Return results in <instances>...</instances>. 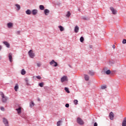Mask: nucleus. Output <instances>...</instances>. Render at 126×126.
<instances>
[{
    "label": "nucleus",
    "instance_id": "f257e3e1",
    "mask_svg": "<svg viewBox=\"0 0 126 126\" xmlns=\"http://www.w3.org/2000/svg\"><path fill=\"white\" fill-rule=\"evenodd\" d=\"M29 56L32 59H33L34 57H35V54L33 53V50H31L29 51Z\"/></svg>",
    "mask_w": 126,
    "mask_h": 126
},
{
    "label": "nucleus",
    "instance_id": "f03ea898",
    "mask_svg": "<svg viewBox=\"0 0 126 126\" xmlns=\"http://www.w3.org/2000/svg\"><path fill=\"white\" fill-rule=\"evenodd\" d=\"M1 96L2 97V101L3 103H6V101H7V97L4 96V94H0Z\"/></svg>",
    "mask_w": 126,
    "mask_h": 126
},
{
    "label": "nucleus",
    "instance_id": "7ed1b4c3",
    "mask_svg": "<svg viewBox=\"0 0 126 126\" xmlns=\"http://www.w3.org/2000/svg\"><path fill=\"white\" fill-rule=\"evenodd\" d=\"M77 123H78L79 125H81V126H82V125H84V122H83V120L80 118H77Z\"/></svg>",
    "mask_w": 126,
    "mask_h": 126
},
{
    "label": "nucleus",
    "instance_id": "20e7f679",
    "mask_svg": "<svg viewBox=\"0 0 126 126\" xmlns=\"http://www.w3.org/2000/svg\"><path fill=\"white\" fill-rule=\"evenodd\" d=\"M50 65H52V66H58V63L55 61V60H53L50 62Z\"/></svg>",
    "mask_w": 126,
    "mask_h": 126
},
{
    "label": "nucleus",
    "instance_id": "39448f33",
    "mask_svg": "<svg viewBox=\"0 0 126 126\" xmlns=\"http://www.w3.org/2000/svg\"><path fill=\"white\" fill-rule=\"evenodd\" d=\"M3 123L5 126H9V125H8V121L7 120V119L5 118H3Z\"/></svg>",
    "mask_w": 126,
    "mask_h": 126
},
{
    "label": "nucleus",
    "instance_id": "423d86ee",
    "mask_svg": "<svg viewBox=\"0 0 126 126\" xmlns=\"http://www.w3.org/2000/svg\"><path fill=\"white\" fill-rule=\"evenodd\" d=\"M109 116L110 120H111V121H113V120H114V117H115L114 113H113V112H111Z\"/></svg>",
    "mask_w": 126,
    "mask_h": 126
},
{
    "label": "nucleus",
    "instance_id": "0eeeda50",
    "mask_svg": "<svg viewBox=\"0 0 126 126\" xmlns=\"http://www.w3.org/2000/svg\"><path fill=\"white\" fill-rule=\"evenodd\" d=\"M64 81H67V76H63L61 78V82H64Z\"/></svg>",
    "mask_w": 126,
    "mask_h": 126
},
{
    "label": "nucleus",
    "instance_id": "6e6552de",
    "mask_svg": "<svg viewBox=\"0 0 126 126\" xmlns=\"http://www.w3.org/2000/svg\"><path fill=\"white\" fill-rule=\"evenodd\" d=\"M110 10H111L113 14H117V11L115 10V9H114V7H111Z\"/></svg>",
    "mask_w": 126,
    "mask_h": 126
},
{
    "label": "nucleus",
    "instance_id": "1a4fd4ad",
    "mask_svg": "<svg viewBox=\"0 0 126 126\" xmlns=\"http://www.w3.org/2000/svg\"><path fill=\"white\" fill-rule=\"evenodd\" d=\"M8 58H9L10 63H12V53L9 54Z\"/></svg>",
    "mask_w": 126,
    "mask_h": 126
},
{
    "label": "nucleus",
    "instance_id": "9d476101",
    "mask_svg": "<svg viewBox=\"0 0 126 126\" xmlns=\"http://www.w3.org/2000/svg\"><path fill=\"white\" fill-rule=\"evenodd\" d=\"M21 109H22V108L21 107H19L18 108L16 109V110L17 111V113L19 115L21 114Z\"/></svg>",
    "mask_w": 126,
    "mask_h": 126
},
{
    "label": "nucleus",
    "instance_id": "9b49d317",
    "mask_svg": "<svg viewBox=\"0 0 126 126\" xmlns=\"http://www.w3.org/2000/svg\"><path fill=\"white\" fill-rule=\"evenodd\" d=\"M78 31H79V27L78 26H76L74 29L75 33H78Z\"/></svg>",
    "mask_w": 126,
    "mask_h": 126
},
{
    "label": "nucleus",
    "instance_id": "f8f14e48",
    "mask_svg": "<svg viewBox=\"0 0 126 126\" xmlns=\"http://www.w3.org/2000/svg\"><path fill=\"white\" fill-rule=\"evenodd\" d=\"M7 25L8 28H12L13 27V24L12 23H8Z\"/></svg>",
    "mask_w": 126,
    "mask_h": 126
},
{
    "label": "nucleus",
    "instance_id": "ddd939ff",
    "mask_svg": "<svg viewBox=\"0 0 126 126\" xmlns=\"http://www.w3.org/2000/svg\"><path fill=\"white\" fill-rule=\"evenodd\" d=\"M37 13H38V10L36 9H33L32 11V14H33V15H36V14H37Z\"/></svg>",
    "mask_w": 126,
    "mask_h": 126
},
{
    "label": "nucleus",
    "instance_id": "4468645a",
    "mask_svg": "<svg viewBox=\"0 0 126 126\" xmlns=\"http://www.w3.org/2000/svg\"><path fill=\"white\" fill-rule=\"evenodd\" d=\"M3 44L7 47V48H9V47H10L9 43L6 41H4Z\"/></svg>",
    "mask_w": 126,
    "mask_h": 126
},
{
    "label": "nucleus",
    "instance_id": "2eb2a0df",
    "mask_svg": "<svg viewBox=\"0 0 126 126\" xmlns=\"http://www.w3.org/2000/svg\"><path fill=\"white\" fill-rule=\"evenodd\" d=\"M44 13L45 15H48L49 13H50V10L48 9H46L44 10Z\"/></svg>",
    "mask_w": 126,
    "mask_h": 126
},
{
    "label": "nucleus",
    "instance_id": "dca6fc26",
    "mask_svg": "<svg viewBox=\"0 0 126 126\" xmlns=\"http://www.w3.org/2000/svg\"><path fill=\"white\" fill-rule=\"evenodd\" d=\"M15 6L17 8V10H20V9L21 8L20 5H19L18 4H16Z\"/></svg>",
    "mask_w": 126,
    "mask_h": 126
},
{
    "label": "nucleus",
    "instance_id": "f3484780",
    "mask_svg": "<svg viewBox=\"0 0 126 126\" xmlns=\"http://www.w3.org/2000/svg\"><path fill=\"white\" fill-rule=\"evenodd\" d=\"M122 126H126V117L124 118V121L122 122Z\"/></svg>",
    "mask_w": 126,
    "mask_h": 126
},
{
    "label": "nucleus",
    "instance_id": "a211bd4d",
    "mask_svg": "<svg viewBox=\"0 0 126 126\" xmlns=\"http://www.w3.org/2000/svg\"><path fill=\"white\" fill-rule=\"evenodd\" d=\"M59 28L60 29V30L61 32H62V31H64V28L62 26H59Z\"/></svg>",
    "mask_w": 126,
    "mask_h": 126
},
{
    "label": "nucleus",
    "instance_id": "6ab92c4d",
    "mask_svg": "<svg viewBox=\"0 0 126 126\" xmlns=\"http://www.w3.org/2000/svg\"><path fill=\"white\" fill-rule=\"evenodd\" d=\"M21 73L22 75H24L26 74V71L24 69H22Z\"/></svg>",
    "mask_w": 126,
    "mask_h": 126
},
{
    "label": "nucleus",
    "instance_id": "aec40b11",
    "mask_svg": "<svg viewBox=\"0 0 126 126\" xmlns=\"http://www.w3.org/2000/svg\"><path fill=\"white\" fill-rule=\"evenodd\" d=\"M84 76H85V80H86V81H88V80H89V76H88V75L85 74Z\"/></svg>",
    "mask_w": 126,
    "mask_h": 126
},
{
    "label": "nucleus",
    "instance_id": "412c9836",
    "mask_svg": "<svg viewBox=\"0 0 126 126\" xmlns=\"http://www.w3.org/2000/svg\"><path fill=\"white\" fill-rule=\"evenodd\" d=\"M104 73H105L107 75H109V74H111V70H107V71H104Z\"/></svg>",
    "mask_w": 126,
    "mask_h": 126
},
{
    "label": "nucleus",
    "instance_id": "4be33fe9",
    "mask_svg": "<svg viewBox=\"0 0 126 126\" xmlns=\"http://www.w3.org/2000/svg\"><path fill=\"white\" fill-rule=\"evenodd\" d=\"M19 88V87H18V84H16V85L14 87L15 91L16 92H17V90H18Z\"/></svg>",
    "mask_w": 126,
    "mask_h": 126
},
{
    "label": "nucleus",
    "instance_id": "5701e85b",
    "mask_svg": "<svg viewBox=\"0 0 126 126\" xmlns=\"http://www.w3.org/2000/svg\"><path fill=\"white\" fill-rule=\"evenodd\" d=\"M39 8L40 10H44L45 9V7L43 5H39Z\"/></svg>",
    "mask_w": 126,
    "mask_h": 126
},
{
    "label": "nucleus",
    "instance_id": "b1692460",
    "mask_svg": "<svg viewBox=\"0 0 126 126\" xmlns=\"http://www.w3.org/2000/svg\"><path fill=\"white\" fill-rule=\"evenodd\" d=\"M31 10L28 9L26 11V13L27 14H28V15H30V14H31Z\"/></svg>",
    "mask_w": 126,
    "mask_h": 126
},
{
    "label": "nucleus",
    "instance_id": "393cba45",
    "mask_svg": "<svg viewBox=\"0 0 126 126\" xmlns=\"http://www.w3.org/2000/svg\"><path fill=\"white\" fill-rule=\"evenodd\" d=\"M82 18L84 20H89V19H90V18L89 17H86V16L83 17Z\"/></svg>",
    "mask_w": 126,
    "mask_h": 126
},
{
    "label": "nucleus",
    "instance_id": "a878e982",
    "mask_svg": "<svg viewBox=\"0 0 126 126\" xmlns=\"http://www.w3.org/2000/svg\"><path fill=\"white\" fill-rule=\"evenodd\" d=\"M64 90L66 92H67V93H70V92H69V90H68V88L65 87L64 88Z\"/></svg>",
    "mask_w": 126,
    "mask_h": 126
},
{
    "label": "nucleus",
    "instance_id": "bb28decb",
    "mask_svg": "<svg viewBox=\"0 0 126 126\" xmlns=\"http://www.w3.org/2000/svg\"><path fill=\"white\" fill-rule=\"evenodd\" d=\"M70 15H71V14L70 13V12L68 11V12H67V14L66 15V16L67 17H69V16H70Z\"/></svg>",
    "mask_w": 126,
    "mask_h": 126
},
{
    "label": "nucleus",
    "instance_id": "cd10ccee",
    "mask_svg": "<svg viewBox=\"0 0 126 126\" xmlns=\"http://www.w3.org/2000/svg\"><path fill=\"white\" fill-rule=\"evenodd\" d=\"M73 102L75 105H77V104H78V100H77V99H74Z\"/></svg>",
    "mask_w": 126,
    "mask_h": 126
},
{
    "label": "nucleus",
    "instance_id": "c85d7f7f",
    "mask_svg": "<svg viewBox=\"0 0 126 126\" xmlns=\"http://www.w3.org/2000/svg\"><path fill=\"white\" fill-rule=\"evenodd\" d=\"M80 41L82 43L84 41V38L83 36H81L80 38Z\"/></svg>",
    "mask_w": 126,
    "mask_h": 126
},
{
    "label": "nucleus",
    "instance_id": "c756f323",
    "mask_svg": "<svg viewBox=\"0 0 126 126\" xmlns=\"http://www.w3.org/2000/svg\"><path fill=\"white\" fill-rule=\"evenodd\" d=\"M89 74H90V75H94V72L92 71H89Z\"/></svg>",
    "mask_w": 126,
    "mask_h": 126
},
{
    "label": "nucleus",
    "instance_id": "7c9ffc66",
    "mask_svg": "<svg viewBox=\"0 0 126 126\" xmlns=\"http://www.w3.org/2000/svg\"><path fill=\"white\" fill-rule=\"evenodd\" d=\"M61 124H62V121H58V122H57V126H61Z\"/></svg>",
    "mask_w": 126,
    "mask_h": 126
},
{
    "label": "nucleus",
    "instance_id": "2f4dec72",
    "mask_svg": "<svg viewBox=\"0 0 126 126\" xmlns=\"http://www.w3.org/2000/svg\"><path fill=\"white\" fill-rule=\"evenodd\" d=\"M34 105H35V104L34 103V102L33 101H32L30 103V106L31 107H33L34 106Z\"/></svg>",
    "mask_w": 126,
    "mask_h": 126
},
{
    "label": "nucleus",
    "instance_id": "473e14b6",
    "mask_svg": "<svg viewBox=\"0 0 126 126\" xmlns=\"http://www.w3.org/2000/svg\"><path fill=\"white\" fill-rule=\"evenodd\" d=\"M39 86H40V87H43V86H44V83H40L39 84Z\"/></svg>",
    "mask_w": 126,
    "mask_h": 126
},
{
    "label": "nucleus",
    "instance_id": "72a5a7b5",
    "mask_svg": "<svg viewBox=\"0 0 126 126\" xmlns=\"http://www.w3.org/2000/svg\"><path fill=\"white\" fill-rule=\"evenodd\" d=\"M101 89H106V88H107V86H101Z\"/></svg>",
    "mask_w": 126,
    "mask_h": 126
},
{
    "label": "nucleus",
    "instance_id": "f704fd0d",
    "mask_svg": "<svg viewBox=\"0 0 126 126\" xmlns=\"http://www.w3.org/2000/svg\"><path fill=\"white\" fill-rule=\"evenodd\" d=\"M25 81H26V82L27 83V85L29 86V83H28V79H25Z\"/></svg>",
    "mask_w": 126,
    "mask_h": 126
},
{
    "label": "nucleus",
    "instance_id": "c9c22d12",
    "mask_svg": "<svg viewBox=\"0 0 126 126\" xmlns=\"http://www.w3.org/2000/svg\"><path fill=\"white\" fill-rule=\"evenodd\" d=\"M36 78H37V79H42V77H41L40 76H37Z\"/></svg>",
    "mask_w": 126,
    "mask_h": 126
},
{
    "label": "nucleus",
    "instance_id": "e433bc0d",
    "mask_svg": "<svg viewBox=\"0 0 126 126\" xmlns=\"http://www.w3.org/2000/svg\"><path fill=\"white\" fill-rule=\"evenodd\" d=\"M123 44H126V39H124L122 42Z\"/></svg>",
    "mask_w": 126,
    "mask_h": 126
},
{
    "label": "nucleus",
    "instance_id": "4c0bfd02",
    "mask_svg": "<svg viewBox=\"0 0 126 126\" xmlns=\"http://www.w3.org/2000/svg\"><path fill=\"white\" fill-rule=\"evenodd\" d=\"M65 106L66 108H68V107H69V104L68 103H66Z\"/></svg>",
    "mask_w": 126,
    "mask_h": 126
},
{
    "label": "nucleus",
    "instance_id": "58836bf2",
    "mask_svg": "<svg viewBox=\"0 0 126 126\" xmlns=\"http://www.w3.org/2000/svg\"><path fill=\"white\" fill-rule=\"evenodd\" d=\"M37 65L38 67H40L41 66V63H37Z\"/></svg>",
    "mask_w": 126,
    "mask_h": 126
},
{
    "label": "nucleus",
    "instance_id": "ea45409f",
    "mask_svg": "<svg viewBox=\"0 0 126 126\" xmlns=\"http://www.w3.org/2000/svg\"><path fill=\"white\" fill-rule=\"evenodd\" d=\"M0 110H1V111H4V108L3 107L1 106V107H0Z\"/></svg>",
    "mask_w": 126,
    "mask_h": 126
},
{
    "label": "nucleus",
    "instance_id": "a19ab883",
    "mask_svg": "<svg viewBox=\"0 0 126 126\" xmlns=\"http://www.w3.org/2000/svg\"><path fill=\"white\" fill-rule=\"evenodd\" d=\"M17 34H18V35H20V31H19L17 32Z\"/></svg>",
    "mask_w": 126,
    "mask_h": 126
},
{
    "label": "nucleus",
    "instance_id": "79ce46f5",
    "mask_svg": "<svg viewBox=\"0 0 126 126\" xmlns=\"http://www.w3.org/2000/svg\"><path fill=\"white\" fill-rule=\"evenodd\" d=\"M94 126H98V124H97V123H95L94 124Z\"/></svg>",
    "mask_w": 126,
    "mask_h": 126
},
{
    "label": "nucleus",
    "instance_id": "37998d69",
    "mask_svg": "<svg viewBox=\"0 0 126 126\" xmlns=\"http://www.w3.org/2000/svg\"><path fill=\"white\" fill-rule=\"evenodd\" d=\"M112 47L113 49H116V45H113Z\"/></svg>",
    "mask_w": 126,
    "mask_h": 126
},
{
    "label": "nucleus",
    "instance_id": "c03bdc74",
    "mask_svg": "<svg viewBox=\"0 0 126 126\" xmlns=\"http://www.w3.org/2000/svg\"><path fill=\"white\" fill-rule=\"evenodd\" d=\"M1 50V46L0 45V51Z\"/></svg>",
    "mask_w": 126,
    "mask_h": 126
},
{
    "label": "nucleus",
    "instance_id": "a18cd8bd",
    "mask_svg": "<svg viewBox=\"0 0 126 126\" xmlns=\"http://www.w3.org/2000/svg\"><path fill=\"white\" fill-rule=\"evenodd\" d=\"M0 60H1V57L0 56Z\"/></svg>",
    "mask_w": 126,
    "mask_h": 126
}]
</instances>
